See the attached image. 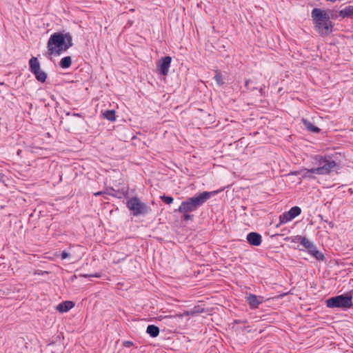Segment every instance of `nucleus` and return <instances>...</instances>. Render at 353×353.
Returning a JSON list of instances; mask_svg holds the SVG:
<instances>
[{
    "instance_id": "obj_1",
    "label": "nucleus",
    "mask_w": 353,
    "mask_h": 353,
    "mask_svg": "<svg viewBox=\"0 0 353 353\" xmlns=\"http://www.w3.org/2000/svg\"><path fill=\"white\" fill-rule=\"evenodd\" d=\"M72 39L70 33L54 32L48 41V53L49 55H60L72 46Z\"/></svg>"
},
{
    "instance_id": "obj_2",
    "label": "nucleus",
    "mask_w": 353,
    "mask_h": 353,
    "mask_svg": "<svg viewBox=\"0 0 353 353\" xmlns=\"http://www.w3.org/2000/svg\"><path fill=\"white\" fill-rule=\"evenodd\" d=\"M220 190L213 192H203L195 196L188 198L181 202L179 208L175 211L179 212H192L203 205L212 196L216 194Z\"/></svg>"
},
{
    "instance_id": "obj_3",
    "label": "nucleus",
    "mask_w": 353,
    "mask_h": 353,
    "mask_svg": "<svg viewBox=\"0 0 353 353\" xmlns=\"http://www.w3.org/2000/svg\"><path fill=\"white\" fill-rule=\"evenodd\" d=\"M311 17L318 32L322 36L328 35L332 30V22L327 12L320 8H314Z\"/></svg>"
},
{
    "instance_id": "obj_4",
    "label": "nucleus",
    "mask_w": 353,
    "mask_h": 353,
    "mask_svg": "<svg viewBox=\"0 0 353 353\" xmlns=\"http://www.w3.org/2000/svg\"><path fill=\"white\" fill-rule=\"evenodd\" d=\"M313 163L316 165L314 168L313 173L316 175H327L334 171L337 163L330 156L315 155Z\"/></svg>"
},
{
    "instance_id": "obj_5",
    "label": "nucleus",
    "mask_w": 353,
    "mask_h": 353,
    "mask_svg": "<svg viewBox=\"0 0 353 353\" xmlns=\"http://www.w3.org/2000/svg\"><path fill=\"white\" fill-rule=\"evenodd\" d=\"M352 296L351 294H341L331 297L326 300V306L329 308H341L347 310L353 306Z\"/></svg>"
},
{
    "instance_id": "obj_6",
    "label": "nucleus",
    "mask_w": 353,
    "mask_h": 353,
    "mask_svg": "<svg viewBox=\"0 0 353 353\" xmlns=\"http://www.w3.org/2000/svg\"><path fill=\"white\" fill-rule=\"evenodd\" d=\"M128 208L132 212L134 216L145 214L150 211V208L141 202L137 197H132L126 203Z\"/></svg>"
},
{
    "instance_id": "obj_7",
    "label": "nucleus",
    "mask_w": 353,
    "mask_h": 353,
    "mask_svg": "<svg viewBox=\"0 0 353 353\" xmlns=\"http://www.w3.org/2000/svg\"><path fill=\"white\" fill-rule=\"evenodd\" d=\"M304 248L307 250V252L313 257H314L316 260L323 261L325 259L324 254L320 252L316 246L314 245L309 240L307 241Z\"/></svg>"
},
{
    "instance_id": "obj_8",
    "label": "nucleus",
    "mask_w": 353,
    "mask_h": 353,
    "mask_svg": "<svg viewBox=\"0 0 353 353\" xmlns=\"http://www.w3.org/2000/svg\"><path fill=\"white\" fill-rule=\"evenodd\" d=\"M171 57L167 56L162 58L159 62V70L164 76L167 75L169 72V68L171 64Z\"/></svg>"
},
{
    "instance_id": "obj_9",
    "label": "nucleus",
    "mask_w": 353,
    "mask_h": 353,
    "mask_svg": "<svg viewBox=\"0 0 353 353\" xmlns=\"http://www.w3.org/2000/svg\"><path fill=\"white\" fill-rule=\"evenodd\" d=\"M246 239L248 242L254 246L260 245L262 241L261 235L256 232H250Z\"/></svg>"
},
{
    "instance_id": "obj_10",
    "label": "nucleus",
    "mask_w": 353,
    "mask_h": 353,
    "mask_svg": "<svg viewBox=\"0 0 353 353\" xmlns=\"http://www.w3.org/2000/svg\"><path fill=\"white\" fill-rule=\"evenodd\" d=\"M246 301L249 303L252 309L257 308L263 301V297L257 296L254 294H250L246 297Z\"/></svg>"
},
{
    "instance_id": "obj_11",
    "label": "nucleus",
    "mask_w": 353,
    "mask_h": 353,
    "mask_svg": "<svg viewBox=\"0 0 353 353\" xmlns=\"http://www.w3.org/2000/svg\"><path fill=\"white\" fill-rule=\"evenodd\" d=\"M74 304L73 303L72 301H66L59 303L57 306V310L59 312L63 313V312H66L69 311L70 309H72L74 307Z\"/></svg>"
},
{
    "instance_id": "obj_12",
    "label": "nucleus",
    "mask_w": 353,
    "mask_h": 353,
    "mask_svg": "<svg viewBox=\"0 0 353 353\" xmlns=\"http://www.w3.org/2000/svg\"><path fill=\"white\" fill-rule=\"evenodd\" d=\"M29 67L32 74L41 69L40 63L37 58L33 57L30 59Z\"/></svg>"
},
{
    "instance_id": "obj_13",
    "label": "nucleus",
    "mask_w": 353,
    "mask_h": 353,
    "mask_svg": "<svg viewBox=\"0 0 353 353\" xmlns=\"http://www.w3.org/2000/svg\"><path fill=\"white\" fill-rule=\"evenodd\" d=\"M339 16L342 17H351L353 16V6H348L339 11Z\"/></svg>"
},
{
    "instance_id": "obj_14",
    "label": "nucleus",
    "mask_w": 353,
    "mask_h": 353,
    "mask_svg": "<svg viewBox=\"0 0 353 353\" xmlns=\"http://www.w3.org/2000/svg\"><path fill=\"white\" fill-rule=\"evenodd\" d=\"M288 239L290 240L292 243H299L303 247L305 245V243H307V241H308V239L306 237L302 236L300 235H296L294 236L289 237Z\"/></svg>"
},
{
    "instance_id": "obj_15",
    "label": "nucleus",
    "mask_w": 353,
    "mask_h": 353,
    "mask_svg": "<svg viewBox=\"0 0 353 353\" xmlns=\"http://www.w3.org/2000/svg\"><path fill=\"white\" fill-rule=\"evenodd\" d=\"M146 332L151 337H157L159 334V328L154 325H149L147 327Z\"/></svg>"
},
{
    "instance_id": "obj_16",
    "label": "nucleus",
    "mask_w": 353,
    "mask_h": 353,
    "mask_svg": "<svg viewBox=\"0 0 353 353\" xmlns=\"http://www.w3.org/2000/svg\"><path fill=\"white\" fill-rule=\"evenodd\" d=\"M37 81L43 83L46 81L47 78V74L41 69L39 70L33 74Z\"/></svg>"
},
{
    "instance_id": "obj_17",
    "label": "nucleus",
    "mask_w": 353,
    "mask_h": 353,
    "mask_svg": "<svg viewBox=\"0 0 353 353\" xmlns=\"http://www.w3.org/2000/svg\"><path fill=\"white\" fill-rule=\"evenodd\" d=\"M72 63V59L70 57H65L62 58L59 63V66L61 68H68Z\"/></svg>"
},
{
    "instance_id": "obj_18",
    "label": "nucleus",
    "mask_w": 353,
    "mask_h": 353,
    "mask_svg": "<svg viewBox=\"0 0 353 353\" xmlns=\"http://www.w3.org/2000/svg\"><path fill=\"white\" fill-rule=\"evenodd\" d=\"M301 212V210L298 206H294L290 208L289 211H288V215L293 219L297 216H299Z\"/></svg>"
},
{
    "instance_id": "obj_19",
    "label": "nucleus",
    "mask_w": 353,
    "mask_h": 353,
    "mask_svg": "<svg viewBox=\"0 0 353 353\" xmlns=\"http://www.w3.org/2000/svg\"><path fill=\"white\" fill-rule=\"evenodd\" d=\"M303 122L309 131L312 132H319L320 131L319 128L314 126L310 121H307V119H303Z\"/></svg>"
},
{
    "instance_id": "obj_20",
    "label": "nucleus",
    "mask_w": 353,
    "mask_h": 353,
    "mask_svg": "<svg viewBox=\"0 0 353 353\" xmlns=\"http://www.w3.org/2000/svg\"><path fill=\"white\" fill-rule=\"evenodd\" d=\"M292 220V219L288 215V212H285L279 216V224L276 226L278 227L281 224L287 223Z\"/></svg>"
},
{
    "instance_id": "obj_21",
    "label": "nucleus",
    "mask_w": 353,
    "mask_h": 353,
    "mask_svg": "<svg viewBox=\"0 0 353 353\" xmlns=\"http://www.w3.org/2000/svg\"><path fill=\"white\" fill-rule=\"evenodd\" d=\"M103 117L105 119H108L110 121H114L116 120L115 111L114 110H106L103 113Z\"/></svg>"
},
{
    "instance_id": "obj_22",
    "label": "nucleus",
    "mask_w": 353,
    "mask_h": 353,
    "mask_svg": "<svg viewBox=\"0 0 353 353\" xmlns=\"http://www.w3.org/2000/svg\"><path fill=\"white\" fill-rule=\"evenodd\" d=\"M314 168L311 169H304L301 171L303 172L302 176L303 178H314L313 173Z\"/></svg>"
},
{
    "instance_id": "obj_23",
    "label": "nucleus",
    "mask_w": 353,
    "mask_h": 353,
    "mask_svg": "<svg viewBox=\"0 0 353 353\" xmlns=\"http://www.w3.org/2000/svg\"><path fill=\"white\" fill-rule=\"evenodd\" d=\"M214 80L216 81V83L219 85V86H221L224 82L223 81V77H222V74L219 71H216V74H215V76L214 77Z\"/></svg>"
},
{
    "instance_id": "obj_24",
    "label": "nucleus",
    "mask_w": 353,
    "mask_h": 353,
    "mask_svg": "<svg viewBox=\"0 0 353 353\" xmlns=\"http://www.w3.org/2000/svg\"><path fill=\"white\" fill-rule=\"evenodd\" d=\"M160 199L165 203L167 204H171L172 203L173 201H174V199L170 196H165V195H162L160 196Z\"/></svg>"
},
{
    "instance_id": "obj_25",
    "label": "nucleus",
    "mask_w": 353,
    "mask_h": 353,
    "mask_svg": "<svg viewBox=\"0 0 353 353\" xmlns=\"http://www.w3.org/2000/svg\"><path fill=\"white\" fill-rule=\"evenodd\" d=\"M80 276L85 277V278H92V277L99 278V277H101V274H99V273H96L94 274H81Z\"/></svg>"
},
{
    "instance_id": "obj_26",
    "label": "nucleus",
    "mask_w": 353,
    "mask_h": 353,
    "mask_svg": "<svg viewBox=\"0 0 353 353\" xmlns=\"http://www.w3.org/2000/svg\"><path fill=\"white\" fill-rule=\"evenodd\" d=\"M252 83V81L250 79H248L245 82V87L250 90H256V87H250V84Z\"/></svg>"
},
{
    "instance_id": "obj_27",
    "label": "nucleus",
    "mask_w": 353,
    "mask_h": 353,
    "mask_svg": "<svg viewBox=\"0 0 353 353\" xmlns=\"http://www.w3.org/2000/svg\"><path fill=\"white\" fill-rule=\"evenodd\" d=\"M183 214V216H182V219L184 220V221H188V220H190L192 219V215H190L189 213L190 212H181Z\"/></svg>"
},
{
    "instance_id": "obj_28",
    "label": "nucleus",
    "mask_w": 353,
    "mask_h": 353,
    "mask_svg": "<svg viewBox=\"0 0 353 353\" xmlns=\"http://www.w3.org/2000/svg\"><path fill=\"white\" fill-rule=\"evenodd\" d=\"M69 253L66 252L65 251H63L62 253L61 254V259L63 260L69 257Z\"/></svg>"
},
{
    "instance_id": "obj_29",
    "label": "nucleus",
    "mask_w": 353,
    "mask_h": 353,
    "mask_svg": "<svg viewBox=\"0 0 353 353\" xmlns=\"http://www.w3.org/2000/svg\"><path fill=\"white\" fill-rule=\"evenodd\" d=\"M123 345L125 347H130L133 345V343L132 341H126L123 342Z\"/></svg>"
},
{
    "instance_id": "obj_30",
    "label": "nucleus",
    "mask_w": 353,
    "mask_h": 353,
    "mask_svg": "<svg viewBox=\"0 0 353 353\" xmlns=\"http://www.w3.org/2000/svg\"><path fill=\"white\" fill-rule=\"evenodd\" d=\"M264 90H265V85H263V87H261L259 89V93H260L261 96H263L264 94Z\"/></svg>"
},
{
    "instance_id": "obj_31",
    "label": "nucleus",
    "mask_w": 353,
    "mask_h": 353,
    "mask_svg": "<svg viewBox=\"0 0 353 353\" xmlns=\"http://www.w3.org/2000/svg\"><path fill=\"white\" fill-rule=\"evenodd\" d=\"M102 194V192H98L97 193H94V195L95 196H99V195H101Z\"/></svg>"
},
{
    "instance_id": "obj_32",
    "label": "nucleus",
    "mask_w": 353,
    "mask_h": 353,
    "mask_svg": "<svg viewBox=\"0 0 353 353\" xmlns=\"http://www.w3.org/2000/svg\"><path fill=\"white\" fill-rule=\"evenodd\" d=\"M20 152H21V150H19L17 151V154H19V153H20Z\"/></svg>"
},
{
    "instance_id": "obj_33",
    "label": "nucleus",
    "mask_w": 353,
    "mask_h": 353,
    "mask_svg": "<svg viewBox=\"0 0 353 353\" xmlns=\"http://www.w3.org/2000/svg\"><path fill=\"white\" fill-rule=\"evenodd\" d=\"M28 345H27V344H26V346H25V348H26V349H28Z\"/></svg>"
},
{
    "instance_id": "obj_34",
    "label": "nucleus",
    "mask_w": 353,
    "mask_h": 353,
    "mask_svg": "<svg viewBox=\"0 0 353 353\" xmlns=\"http://www.w3.org/2000/svg\"><path fill=\"white\" fill-rule=\"evenodd\" d=\"M28 353H32V352H28Z\"/></svg>"
}]
</instances>
